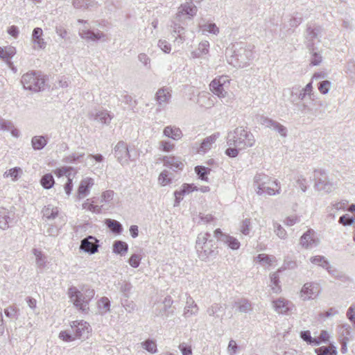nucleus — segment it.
<instances>
[{
    "instance_id": "60",
    "label": "nucleus",
    "mask_w": 355,
    "mask_h": 355,
    "mask_svg": "<svg viewBox=\"0 0 355 355\" xmlns=\"http://www.w3.org/2000/svg\"><path fill=\"white\" fill-rule=\"evenodd\" d=\"M243 150V148H239L238 146H229L225 150V155L229 157L234 158L238 156L239 151Z\"/></svg>"
},
{
    "instance_id": "59",
    "label": "nucleus",
    "mask_w": 355,
    "mask_h": 355,
    "mask_svg": "<svg viewBox=\"0 0 355 355\" xmlns=\"http://www.w3.org/2000/svg\"><path fill=\"white\" fill-rule=\"evenodd\" d=\"M59 338L65 342H71L76 339L73 333H70L69 331H62L59 334Z\"/></svg>"
},
{
    "instance_id": "35",
    "label": "nucleus",
    "mask_w": 355,
    "mask_h": 355,
    "mask_svg": "<svg viewBox=\"0 0 355 355\" xmlns=\"http://www.w3.org/2000/svg\"><path fill=\"white\" fill-rule=\"evenodd\" d=\"M42 213L47 220H53L58 216L59 211L58 207L49 205L42 209Z\"/></svg>"
},
{
    "instance_id": "61",
    "label": "nucleus",
    "mask_w": 355,
    "mask_h": 355,
    "mask_svg": "<svg viewBox=\"0 0 355 355\" xmlns=\"http://www.w3.org/2000/svg\"><path fill=\"white\" fill-rule=\"evenodd\" d=\"M354 220H355V218L353 217H351L349 215L344 214L340 217V218L338 220V223L340 224H342L344 226L352 225H353Z\"/></svg>"
},
{
    "instance_id": "47",
    "label": "nucleus",
    "mask_w": 355,
    "mask_h": 355,
    "mask_svg": "<svg viewBox=\"0 0 355 355\" xmlns=\"http://www.w3.org/2000/svg\"><path fill=\"white\" fill-rule=\"evenodd\" d=\"M98 307L102 314L110 310V301L107 297H103L98 301Z\"/></svg>"
},
{
    "instance_id": "63",
    "label": "nucleus",
    "mask_w": 355,
    "mask_h": 355,
    "mask_svg": "<svg viewBox=\"0 0 355 355\" xmlns=\"http://www.w3.org/2000/svg\"><path fill=\"white\" fill-rule=\"evenodd\" d=\"M275 232L280 239H285L287 236L286 230L277 223H274Z\"/></svg>"
},
{
    "instance_id": "20",
    "label": "nucleus",
    "mask_w": 355,
    "mask_h": 355,
    "mask_svg": "<svg viewBox=\"0 0 355 355\" xmlns=\"http://www.w3.org/2000/svg\"><path fill=\"white\" fill-rule=\"evenodd\" d=\"M293 303L284 298L273 301V307L278 313L285 314L291 310Z\"/></svg>"
},
{
    "instance_id": "36",
    "label": "nucleus",
    "mask_w": 355,
    "mask_h": 355,
    "mask_svg": "<svg viewBox=\"0 0 355 355\" xmlns=\"http://www.w3.org/2000/svg\"><path fill=\"white\" fill-rule=\"evenodd\" d=\"M300 336L301 339L311 346H318L321 344V341L319 339L311 336V332L309 330L302 331Z\"/></svg>"
},
{
    "instance_id": "7",
    "label": "nucleus",
    "mask_w": 355,
    "mask_h": 355,
    "mask_svg": "<svg viewBox=\"0 0 355 355\" xmlns=\"http://www.w3.org/2000/svg\"><path fill=\"white\" fill-rule=\"evenodd\" d=\"M319 283L311 282L305 283L300 291V297L303 301L316 298L321 293Z\"/></svg>"
},
{
    "instance_id": "23",
    "label": "nucleus",
    "mask_w": 355,
    "mask_h": 355,
    "mask_svg": "<svg viewBox=\"0 0 355 355\" xmlns=\"http://www.w3.org/2000/svg\"><path fill=\"white\" fill-rule=\"evenodd\" d=\"M43 31L41 28H35L32 33V41L34 44V49H44L46 43L42 38Z\"/></svg>"
},
{
    "instance_id": "62",
    "label": "nucleus",
    "mask_w": 355,
    "mask_h": 355,
    "mask_svg": "<svg viewBox=\"0 0 355 355\" xmlns=\"http://www.w3.org/2000/svg\"><path fill=\"white\" fill-rule=\"evenodd\" d=\"M159 149L164 152H170L173 150L175 144L169 141H161L159 143Z\"/></svg>"
},
{
    "instance_id": "51",
    "label": "nucleus",
    "mask_w": 355,
    "mask_h": 355,
    "mask_svg": "<svg viewBox=\"0 0 355 355\" xmlns=\"http://www.w3.org/2000/svg\"><path fill=\"white\" fill-rule=\"evenodd\" d=\"M120 285L119 291L123 294V298L129 297L132 286L130 282H123L119 284Z\"/></svg>"
},
{
    "instance_id": "17",
    "label": "nucleus",
    "mask_w": 355,
    "mask_h": 355,
    "mask_svg": "<svg viewBox=\"0 0 355 355\" xmlns=\"http://www.w3.org/2000/svg\"><path fill=\"white\" fill-rule=\"evenodd\" d=\"M178 22L179 21L176 19L175 21L173 22L171 25V35L175 38L174 43L177 44L178 45H180L183 44L184 42L186 40L184 35L185 29Z\"/></svg>"
},
{
    "instance_id": "52",
    "label": "nucleus",
    "mask_w": 355,
    "mask_h": 355,
    "mask_svg": "<svg viewBox=\"0 0 355 355\" xmlns=\"http://www.w3.org/2000/svg\"><path fill=\"white\" fill-rule=\"evenodd\" d=\"M236 304H238V309L241 313H248L252 309L251 303L245 299H243L240 302H236Z\"/></svg>"
},
{
    "instance_id": "19",
    "label": "nucleus",
    "mask_w": 355,
    "mask_h": 355,
    "mask_svg": "<svg viewBox=\"0 0 355 355\" xmlns=\"http://www.w3.org/2000/svg\"><path fill=\"white\" fill-rule=\"evenodd\" d=\"M14 214L3 207H0V229L7 230L13 220Z\"/></svg>"
},
{
    "instance_id": "11",
    "label": "nucleus",
    "mask_w": 355,
    "mask_h": 355,
    "mask_svg": "<svg viewBox=\"0 0 355 355\" xmlns=\"http://www.w3.org/2000/svg\"><path fill=\"white\" fill-rule=\"evenodd\" d=\"M214 236L218 240L227 244L232 250H238L240 248V242L236 238L224 234L220 229L218 228L214 231Z\"/></svg>"
},
{
    "instance_id": "18",
    "label": "nucleus",
    "mask_w": 355,
    "mask_h": 355,
    "mask_svg": "<svg viewBox=\"0 0 355 355\" xmlns=\"http://www.w3.org/2000/svg\"><path fill=\"white\" fill-rule=\"evenodd\" d=\"M72 332L76 338H80L87 334L89 331V324L85 321H73L71 325Z\"/></svg>"
},
{
    "instance_id": "46",
    "label": "nucleus",
    "mask_w": 355,
    "mask_h": 355,
    "mask_svg": "<svg viewBox=\"0 0 355 355\" xmlns=\"http://www.w3.org/2000/svg\"><path fill=\"white\" fill-rule=\"evenodd\" d=\"M255 260L263 265L272 266L275 261L276 258L274 256H270L266 254H259L255 257Z\"/></svg>"
},
{
    "instance_id": "1",
    "label": "nucleus",
    "mask_w": 355,
    "mask_h": 355,
    "mask_svg": "<svg viewBox=\"0 0 355 355\" xmlns=\"http://www.w3.org/2000/svg\"><path fill=\"white\" fill-rule=\"evenodd\" d=\"M196 248L199 259L205 261L215 258L218 253V245L211 239L209 232L198 234L196 242Z\"/></svg>"
},
{
    "instance_id": "34",
    "label": "nucleus",
    "mask_w": 355,
    "mask_h": 355,
    "mask_svg": "<svg viewBox=\"0 0 355 355\" xmlns=\"http://www.w3.org/2000/svg\"><path fill=\"white\" fill-rule=\"evenodd\" d=\"M93 115L94 116V120L106 125H108L113 118V116H112L107 110L98 111Z\"/></svg>"
},
{
    "instance_id": "16",
    "label": "nucleus",
    "mask_w": 355,
    "mask_h": 355,
    "mask_svg": "<svg viewBox=\"0 0 355 355\" xmlns=\"http://www.w3.org/2000/svg\"><path fill=\"white\" fill-rule=\"evenodd\" d=\"M319 240L315 237V232L313 229H309L300 238V243L304 248H311L316 246Z\"/></svg>"
},
{
    "instance_id": "56",
    "label": "nucleus",
    "mask_w": 355,
    "mask_h": 355,
    "mask_svg": "<svg viewBox=\"0 0 355 355\" xmlns=\"http://www.w3.org/2000/svg\"><path fill=\"white\" fill-rule=\"evenodd\" d=\"M142 347L148 352L154 354L157 352V345L151 340H146L141 343Z\"/></svg>"
},
{
    "instance_id": "37",
    "label": "nucleus",
    "mask_w": 355,
    "mask_h": 355,
    "mask_svg": "<svg viewBox=\"0 0 355 355\" xmlns=\"http://www.w3.org/2000/svg\"><path fill=\"white\" fill-rule=\"evenodd\" d=\"M105 223L110 230L115 234H120L123 231L122 225L116 220L107 218Z\"/></svg>"
},
{
    "instance_id": "15",
    "label": "nucleus",
    "mask_w": 355,
    "mask_h": 355,
    "mask_svg": "<svg viewBox=\"0 0 355 355\" xmlns=\"http://www.w3.org/2000/svg\"><path fill=\"white\" fill-rule=\"evenodd\" d=\"M155 98L157 102L159 110H162L170 102L171 90L168 87H162L157 91Z\"/></svg>"
},
{
    "instance_id": "29",
    "label": "nucleus",
    "mask_w": 355,
    "mask_h": 355,
    "mask_svg": "<svg viewBox=\"0 0 355 355\" xmlns=\"http://www.w3.org/2000/svg\"><path fill=\"white\" fill-rule=\"evenodd\" d=\"M210 90L220 98H225L227 92L225 89V86L219 84L216 80H212L209 85Z\"/></svg>"
},
{
    "instance_id": "45",
    "label": "nucleus",
    "mask_w": 355,
    "mask_h": 355,
    "mask_svg": "<svg viewBox=\"0 0 355 355\" xmlns=\"http://www.w3.org/2000/svg\"><path fill=\"white\" fill-rule=\"evenodd\" d=\"M40 183L42 186L46 189L52 188L55 184L53 176L51 173H46L41 178Z\"/></svg>"
},
{
    "instance_id": "58",
    "label": "nucleus",
    "mask_w": 355,
    "mask_h": 355,
    "mask_svg": "<svg viewBox=\"0 0 355 355\" xmlns=\"http://www.w3.org/2000/svg\"><path fill=\"white\" fill-rule=\"evenodd\" d=\"M141 260V256L139 254H133L128 260L129 264L135 268L139 266Z\"/></svg>"
},
{
    "instance_id": "49",
    "label": "nucleus",
    "mask_w": 355,
    "mask_h": 355,
    "mask_svg": "<svg viewBox=\"0 0 355 355\" xmlns=\"http://www.w3.org/2000/svg\"><path fill=\"white\" fill-rule=\"evenodd\" d=\"M209 168L203 166H197L195 167V172L198 175L199 178L204 181H207V175L210 173Z\"/></svg>"
},
{
    "instance_id": "24",
    "label": "nucleus",
    "mask_w": 355,
    "mask_h": 355,
    "mask_svg": "<svg viewBox=\"0 0 355 355\" xmlns=\"http://www.w3.org/2000/svg\"><path fill=\"white\" fill-rule=\"evenodd\" d=\"M219 136V132H215L213 135L205 138L200 145L198 153H205L208 150L211 148L212 144L215 143Z\"/></svg>"
},
{
    "instance_id": "6",
    "label": "nucleus",
    "mask_w": 355,
    "mask_h": 355,
    "mask_svg": "<svg viewBox=\"0 0 355 355\" xmlns=\"http://www.w3.org/2000/svg\"><path fill=\"white\" fill-rule=\"evenodd\" d=\"M234 50L232 55L231 63L236 67H245L252 58V51L241 44L234 45Z\"/></svg>"
},
{
    "instance_id": "22",
    "label": "nucleus",
    "mask_w": 355,
    "mask_h": 355,
    "mask_svg": "<svg viewBox=\"0 0 355 355\" xmlns=\"http://www.w3.org/2000/svg\"><path fill=\"white\" fill-rule=\"evenodd\" d=\"M254 184L257 185L256 190H259V188H265V184H272L275 185L276 187H278L277 180H271L270 178L263 173H257L254 178Z\"/></svg>"
},
{
    "instance_id": "33",
    "label": "nucleus",
    "mask_w": 355,
    "mask_h": 355,
    "mask_svg": "<svg viewBox=\"0 0 355 355\" xmlns=\"http://www.w3.org/2000/svg\"><path fill=\"white\" fill-rule=\"evenodd\" d=\"M93 184L94 180L92 178H87L86 179L83 180L80 183L78 190L79 197L81 198L85 196L87 194L89 188Z\"/></svg>"
},
{
    "instance_id": "57",
    "label": "nucleus",
    "mask_w": 355,
    "mask_h": 355,
    "mask_svg": "<svg viewBox=\"0 0 355 355\" xmlns=\"http://www.w3.org/2000/svg\"><path fill=\"white\" fill-rule=\"evenodd\" d=\"M331 83L329 80H322L318 83V88L320 92L322 94H326L329 92Z\"/></svg>"
},
{
    "instance_id": "54",
    "label": "nucleus",
    "mask_w": 355,
    "mask_h": 355,
    "mask_svg": "<svg viewBox=\"0 0 355 355\" xmlns=\"http://www.w3.org/2000/svg\"><path fill=\"white\" fill-rule=\"evenodd\" d=\"M21 169L19 167H15L6 171L3 174L4 177H10L13 181L18 180L19 173H21Z\"/></svg>"
},
{
    "instance_id": "9",
    "label": "nucleus",
    "mask_w": 355,
    "mask_h": 355,
    "mask_svg": "<svg viewBox=\"0 0 355 355\" xmlns=\"http://www.w3.org/2000/svg\"><path fill=\"white\" fill-rule=\"evenodd\" d=\"M78 23L83 24L84 26L82 28H79L78 33L81 38L86 40L91 41H98L103 37H104V34L98 31L97 33H94L93 31L90 30V27L88 26V21L84 19H78Z\"/></svg>"
},
{
    "instance_id": "40",
    "label": "nucleus",
    "mask_w": 355,
    "mask_h": 355,
    "mask_svg": "<svg viewBox=\"0 0 355 355\" xmlns=\"http://www.w3.org/2000/svg\"><path fill=\"white\" fill-rule=\"evenodd\" d=\"M311 54L310 64L313 66L319 65L322 61V57L321 53L316 50L315 46L308 48Z\"/></svg>"
},
{
    "instance_id": "25",
    "label": "nucleus",
    "mask_w": 355,
    "mask_h": 355,
    "mask_svg": "<svg viewBox=\"0 0 355 355\" xmlns=\"http://www.w3.org/2000/svg\"><path fill=\"white\" fill-rule=\"evenodd\" d=\"M163 134L164 136L173 140H179L183 136L182 130L179 128L171 125L165 127Z\"/></svg>"
},
{
    "instance_id": "5",
    "label": "nucleus",
    "mask_w": 355,
    "mask_h": 355,
    "mask_svg": "<svg viewBox=\"0 0 355 355\" xmlns=\"http://www.w3.org/2000/svg\"><path fill=\"white\" fill-rule=\"evenodd\" d=\"M314 173L315 190L329 193L336 189L337 183L330 181L324 170L315 169Z\"/></svg>"
},
{
    "instance_id": "55",
    "label": "nucleus",
    "mask_w": 355,
    "mask_h": 355,
    "mask_svg": "<svg viewBox=\"0 0 355 355\" xmlns=\"http://www.w3.org/2000/svg\"><path fill=\"white\" fill-rule=\"evenodd\" d=\"M72 170L73 168L71 166H64L55 169L54 173L59 178L65 175L68 179L71 176V173Z\"/></svg>"
},
{
    "instance_id": "3",
    "label": "nucleus",
    "mask_w": 355,
    "mask_h": 355,
    "mask_svg": "<svg viewBox=\"0 0 355 355\" xmlns=\"http://www.w3.org/2000/svg\"><path fill=\"white\" fill-rule=\"evenodd\" d=\"M95 291L88 286H83L80 291L76 287H71L69 289V295L73 304L83 312L89 310V303L94 297Z\"/></svg>"
},
{
    "instance_id": "48",
    "label": "nucleus",
    "mask_w": 355,
    "mask_h": 355,
    "mask_svg": "<svg viewBox=\"0 0 355 355\" xmlns=\"http://www.w3.org/2000/svg\"><path fill=\"white\" fill-rule=\"evenodd\" d=\"M199 27L203 33L205 32H208L211 34L217 35L219 33V28L217 27L215 23L205 24H199Z\"/></svg>"
},
{
    "instance_id": "13",
    "label": "nucleus",
    "mask_w": 355,
    "mask_h": 355,
    "mask_svg": "<svg viewBox=\"0 0 355 355\" xmlns=\"http://www.w3.org/2000/svg\"><path fill=\"white\" fill-rule=\"evenodd\" d=\"M98 248V241L93 236H88L80 242V250L89 254L97 252Z\"/></svg>"
},
{
    "instance_id": "8",
    "label": "nucleus",
    "mask_w": 355,
    "mask_h": 355,
    "mask_svg": "<svg viewBox=\"0 0 355 355\" xmlns=\"http://www.w3.org/2000/svg\"><path fill=\"white\" fill-rule=\"evenodd\" d=\"M114 153L117 161L121 165H125L128 164V160H134L135 158H132V155L128 150L126 143L123 141H119L114 148Z\"/></svg>"
},
{
    "instance_id": "38",
    "label": "nucleus",
    "mask_w": 355,
    "mask_h": 355,
    "mask_svg": "<svg viewBox=\"0 0 355 355\" xmlns=\"http://www.w3.org/2000/svg\"><path fill=\"white\" fill-rule=\"evenodd\" d=\"M263 188H259V190H256V192L258 195H263L264 193H266L269 196H274L276 193H280V187L278 185L277 187H275V185H272L271 184H265Z\"/></svg>"
},
{
    "instance_id": "26",
    "label": "nucleus",
    "mask_w": 355,
    "mask_h": 355,
    "mask_svg": "<svg viewBox=\"0 0 355 355\" xmlns=\"http://www.w3.org/2000/svg\"><path fill=\"white\" fill-rule=\"evenodd\" d=\"M198 311V307L193 298L191 296H187L184 315L186 318H189L193 315L197 314Z\"/></svg>"
},
{
    "instance_id": "42",
    "label": "nucleus",
    "mask_w": 355,
    "mask_h": 355,
    "mask_svg": "<svg viewBox=\"0 0 355 355\" xmlns=\"http://www.w3.org/2000/svg\"><path fill=\"white\" fill-rule=\"evenodd\" d=\"M198 103L200 106L205 108H210L215 104L214 100L210 96L209 94H202L199 96Z\"/></svg>"
},
{
    "instance_id": "53",
    "label": "nucleus",
    "mask_w": 355,
    "mask_h": 355,
    "mask_svg": "<svg viewBox=\"0 0 355 355\" xmlns=\"http://www.w3.org/2000/svg\"><path fill=\"white\" fill-rule=\"evenodd\" d=\"M158 182L162 186H166L172 182V178L169 177V172L164 170L159 175Z\"/></svg>"
},
{
    "instance_id": "30",
    "label": "nucleus",
    "mask_w": 355,
    "mask_h": 355,
    "mask_svg": "<svg viewBox=\"0 0 355 355\" xmlns=\"http://www.w3.org/2000/svg\"><path fill=\"white\" fill-rule=\"evenodd\" d=\"M33 254L35 256V261L37 267L42 271L46 266L47 257L42 252V251L33 248Z\"/></svg>"
},
{
    "instance_id": "4",
    "label": "nucleus",
    "mask_w": 355,
    "mask_h": 355,
    "mask_svg": "<svg viewBox=\"0 0 355 355\" xmlns=\"http://www.w3.org/2000/svg\"><path fill=\"white\" fill-rule=\"evenodd\" d=\"M21 83L25 89L37 92L44 89L45 80L39 72L32 71L22 76Z\"/></svg>"
},
{
    "instance_id": "44",
    "label": "nucleus",
    "mask_w": 355,
    "mask_h": 355,
    "mask_svg": "<svg viewBox=\"0 0 355 355\" xmlns=\"http://www.w3.org/2000/svg\"><path fill=\"white\" fill-rule=\"evenodd\" d=\"M318 355H336L337 351L335 346H322L315 349Z\"/></svg>"
},
{
    "instance_id": "43",
    "label": "nucleus",
    "mask_w": 355,
    "mask_h": 355,
    "mask_svg": "<svg viewBox=\"0 0 355 355\" xmlns=\"http://www.w3.org/2000/svg\"><path fill=\"white\" fill-rule=\"evenodd\" d=\"M306 97V95L299 87H293L291 89V101L294 103L298 100L303 101Z\"/></svg>"
},
{
    "instance_id": "21",
    "label": "nucleus",
    "mask_w": 355,
    "mask_h": 355,
    "mask_svg": "<svg viewBox=\"0 0 355 355\" xmlns=\"http://www.w3.org/2000/svg\"><path fill=\"white\" fill-rule=\"evenodd\" d=\"M162 159L164 166L169 167L174 171L182 170L184 167V164L178 157L174 156H164Z\"/></svg>"
},
{
    "instance_id": "32",
    "label": "nucleus",
    "mask_w": 355,
    "mask_h": 355,
    "mask_svg": "<svg viewBox=\"0 0 355 355\" xmlns=\"http://www.w3.org/2000/svg\"><path fill=\"white\" fill-rule=\"evenodd\" d=\"M112 250L116 254L124 256L128 251V245L123 241L116 240L112 244Z\"/></svg>"
},
{
    "instance_id": "39",
    "label": "nucleus",
    "mask_w": 355,
    "mask_h": 355,
    "mask_svg": "<svg viewBox=\"0 0 355 355\" xmlns=\"http://www.w3.org/2000/svg\"><path fill=\"white\" fill-rule=\"evenodd\" d=\"M15 53L16 49L12 46L5 47L0 46V58L7 61V62L10 61V59L12 58Z\"/></svg>"
},
{
    "instance_id": "14",
    "label": "nucleus",
    "mask_w": 355,
    "mask_h": 355,
    "mask_svg": "<svg viewBox=\"0 0 355 355\" xmlns=\"http://www.w3.org/2000/svg\"><path fill=\"white\" fill-rule=\"evenodd\" d=\"M189 2H186L182 4L179 8L178 12L176 14L175 19L180 21V19L182 15H188L189 19H191L197 13V7L193 3L192 0H189Z\"/></svg>"
},
{
    "instance_id": "31",
    "label": "nucleus",
    "mask_w": 355,
    "mask_h": 355,
    "mask_svg": "<svg viewBox=\"0 0 355 355\" xmlns=\"http://www.w3.org/2000/svg\"><path fill=\"white\" fill-rule=\"evenodd\" d=\"M226 309L225 304H221L220 303H214L209 307H208L207 312L209 316L215 318H219L220 313H223Z\"/></svg>"
},
{
    "instance_id": "41",
    "label": "nucleus",
    "mask_w": 355,
    "mask_h": 355,
    "mask_svg": "<svg viewBox=\"0 0 355 355\" xmlns=\"http://www.w3.org/2000/svg\"><path fill=\"white\" fill-rule=\"evenodd\" d=\"M328 272L335 279H338L341 281L343 283H347L351 282V279L349 277H348L345 273L339 271L335 268H333L332 269L328 268Z\"/></svg>"
},
{
    "instance_id": "10",
    "label": "nucleus",
    "mask_w": 355,
    "mask_h": 355,
    "mask_svg": "<svg viewBox=\"0 0 355 355\" xmlns=\"http://www.w3.org/2000/svg\"><path fill=\"white\" fill-rule=\"evenodd\" d=\"M322 33V28L315 24H308L306 30L305 40L307 48H311L315 45V40L320 42L319 37Z\"/></svg>"
},
{
    "instance_id": "28",
    "label": "nucleus",
    "mask_w": 355,
    "mask_h": 355,
    "mask_svg": "<svg viewBox=\"0 0 355 355\" xmlns=\"http://www.w3.org/2000/svg\"><path fill=\"white\" fill-rule=\"evenodd\" d=\"M339 340H350L352 338L351 327L349 324L345 323L338 327Z\"/></svg>"
},
{
    "instance_id": "2",
    "label": "nucleus",
    "mask_w": 355,
    "mask_h": 355,
    "mask_svg": "<svg viewBox=\"0 0 355 355\" xmlns=\"http://www.w3.org/2000/svg\"><path fill=\"white\" fill-rule=\"evenodd\" d=\"M226 140L229 146H238L243 149L252 147L255 143L253 134L242 126L228 132Z\"/></svg>"
},
{
    "instance_id": "12",
    "label": "nucleus",
    "mask_w": 355,
    "mask_h": 355,
    "mask_svg": "<svg viewBox=\"0 0 355 355\" xmlns=\"http://www.w3.org/2000/svg\"><path fill=\"white\" fill-rule=\"evenodd\" d=\"M259 123L261 125H265L266 128L276 130L282 137H286L287 136V128L280 123L272 119L264 116H261L259 119Z\"/></svg>"
},
{
    "instance_id": "64",
    "label": "nucleus",
    "mask_w": 355,
    "mask_h": 355,
    "mask_svg": "<svg viewBox=\"0 0 355 355\" xmlns=\"http://www.w3.org/2000/svg\"><path fill=\"white\" fill-rule=\"evenodd\" d=\"M84 155V153L79 155L73 153L69 156L65 157L63 159V162L65 163H75L76 161H78L80 158L83 157Z\"/></svg>"
},
{
    "instance_id": "27",
    "label": "nucleus",
    "mask_w": 355,
    "mask_h": 355,
    "mask_svg": "<svg viewBox=\"0 0 355 355\" xmlns=\"http://www.w3.org/2000/svg\"><path fill=\"white\" fill-rule=\"evenodd\" d=\"M48 140L49 138L47 136H34L31 139L32 147L35 150H40L46 146Z\"/></svg>"
},
{
    "instance_id": "50",
    "label": "nucleus",
    "mask_w": 355,
    "mask_h": 355,
    "mask_svg": "<svg viewBox=\"0 0 355 355\" xmlns=\"http://www.w3.org/2000/svg\"><path fill=\"white\" fill-rule=\"evenodd\" d=\"M128 299L129 297L121 298V304L127 312L132 313L136 309V304Z\"/></svg>"
}]
</instances>
